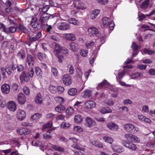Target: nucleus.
I'll return each mask as SVG.
<instances>
[{
  "mask_svg": "<svg viewBox=\"0 0 155 155\" xmlns=\"http://www.w3.org/2000/svg\"><path fill=\"white\" fill-rule=\"evenodd\" d=\"M52 46L55 48L54 53L56 54H58L61 52L64 54H68V50L65 47H61L59 45L55 42L52 43Z\"/></svg>",
  "mask_w": 155,
  "mask_h": 155,
  "instance_id": "1",
  "label": "nucleus"
},
{
  "mask_svg": "<svg viewBox=\"0 0 155 155\" xmlns=\"http://www.w3.org/2000/svg\"><path fill=\"white\" fill-rule=\"evenodd\" d=\"M124 128L125 131L128 132L136 133L138 131L139 129L133 124L130 123L125 124L124 126Z\"/></svg>",
  "mask_w": 155,
  "mask_h": 155,
  "instance_id": "2",
  "label": "nucleus"
},
{
  "mask_svg": "<svg viewBox=\"0 0 155 155\" xmlns=\"http://www.w3.org/2000/svg\"><path fill=\"white\" fill-rule=\"evenodd\" d=\"M124 137L128 141L134 143H139L140 141V139L138 137L131 134L126 133Z\"/></svg>",
  "mask_w": 155,
  "mask_h": 155,
  "instance_id": "3",
  "label": "nucleus"
},
{
  "mask_svg": "<svg viewBox=\"0 0 155 155\" xmlns=\"http://www.w3.org/2000/svg\"><path fill=\"white\" fill-rule=\"evenodd\" d=\"M69 139L72 141L74 143L72 145V147L77 150H79L82 151H84L85 149L81 147L80 144L77 143L78 140L74 137H70Z\"/></svg>",
  "mask_w": 155,
  "mask_h": 155,
  "instance_id": "4",
  "label": "nucleus"
},
{
  "mask_svg": "<svg viewBox=\"0 0 155 155\" xmlns=\"http://www.w3.org/2000/svg\"><path fill=\"white\" fill-rule=\"evenodd\" d=\"M88 32L89 35L91 37H99L100 34L98 29L94 27H91L88 29Z\"/></svg>",
  "mask_w": 155,
  "mask_h": 155,
  "instance_id": "5",
  "label": "nucleus"
},
{
  "mask_svg": "<svg viewBox=\"0 0 155 155\" xmlns=\"http://www.w3.org/2000/svg\"><path fill=\"white\" fill-rule=\"evenodd\" d=\"M37 18L36 17L32 18L31 21V24L32 28L35 29V30H41V25L37 21Z\"/></svg>",
  "mask_w": 155,
  "mask_h": 155,
  "instance_id": "6",
  "label": "nucleus"
},
{
  "mask_svg": "<svg viewBox=\"0 0 155 155\" xmlns=\"http://www.w3.org/2000/svg\"><path fill=\"white\" fill-rule=\"evenodd\" d=\"M122 143L124 147L133 150H135L137 148L135 144L131 143H129L126 140L123 141Z\"/></svg>",
  "mask_w": 155,
  "mask_h": 155,
  "instance_id": "7",
  "label": "nucleus"
},
{
  "mask_svg": "<svg viewBox=\"0 0 155 155\" xmlns=\"http://www.w3.org/2000/svg\"><path fill=\"white\" fill-rule=\"evenodd\" d=\"M41 35V33L40 30L37 34L34 33L30 36V41L31 42H34L37 41L40 38Z\"/></svg>",
  "mask_w": 155,
  "mask_h": 155,
  "instance_id": "8",
  "label": "nucleus"
},
{
  "mask_svg": "<svg viewBox=\"0 0 155 155\" xmlns=\"http://www.w3.org/2000/svg\"><path fill=\"white\" fill-rule=\"evenodd\" d=\"M17 68V65L13 61L12 62L11 66H8L5 69V71L8 75H10L12 71L15 70Z\"/></svg>",
  "mask_w": 155,
  "mask_h": 155,
  "instance_id": "9",
  "label": "nucleus"
},
{
  "mask_svg": "<svg viewBox=\"0 0 155 155\" xmlns=\"http://www.w3.org/2000/svg\"><path fill=\"white\" fill-rule=\"evenodd\" d=\"M16 116L18 119L20 120H22L25 118L26 114L24 110H19L17 111Z\"/></svg>",
  "mask_w": 155,
  "mask_h": 155,
  "instance_id": "10",
  "label": "nucleus"
},
{
  "mask_svg": "<svg viewBox=\"0 0 155 155\" xmlns=\"http://www.w3.org/2000/svg\"><path fill=\"white\" fill-rule=\"evenodd\" d=\"M57 27L59 29L61 30H66L70 28L69 25L65 22L59 23L58 24Z\"/></svg>",
  "mask_w": 155,
  "mask_h": 155,
  "instance_id": "11",
  "label": "nucleus"
},
{
  "mask_svg": "<svg viewBox=\"0 0 155 155\" xmlns=\"http://www.w3.org/2000/svg\"><path fill=\"white\" fill-rule=\"evenodd\" d=\"M64 84L66 85H69L71 83V78L68 74L64 75L62 78Z\"/></svg>",
  "mask_w": 155,
  "mask_h": 155,
  "instance_id": "12",
  "label": "nucleus"
},
{
  "mask_svg": "<svg viewBox=\"0 0 155 155\" xmlns=\"http://www.w3.org/2000/svg\"><path fill=\"white\" fill-rule=\"evenodd\" d=\"M49 17V14H43L41 16L39 21L42 25H44L47 22Z\"/></svg>",
  "mask_w": 155,
  "mask_h": 155,
  "instance_id": "13",
  "label": "nucleus"
},
{
  "mask_svg": "<svg viewBox=\"0 0 155 155\" xmlns=\"http://www.w3.org/2000/svg\"><path fill=\"white\" fill-rule=\"evenodd\" d=\"M17 100L19 104H23L26 101V98L23 93H20L18 95Z\"/></svg>",
  "mask_w": 155,
  "mask_h": 155,
  "instance_id": "14",
  "label": "nucleus"
},
{
  "mask_svg": "<svg viewBox=\"0 0 155 155\" xmlns=\"http://www.w3.org/2000/svg\"><path fill=\"white\" fill-rule=\"evenodd\" d=\"M10 90V87L9 84H5L2 85L1 90L4 94H8Z\"/></svg>",
  "mask_w": 155,
  "mask_h": 155,
  "instance_id": "15",
  "label": "nucleus"
},
{
  "mask_svg": "<svg viewBox=\"0 0 155 155\" xmlns=\"http://www.w3.org/2000/svg\"><path fill=\"white\" fill-rule=\"evenodd\" d=\"M17 133L21 135H25L29 134L30 132V130L25 127L19 128L17 129Z\"/></svg>",
  "mask_w": 155,
  "mask_h": 155,
  "instance_id": "16",
  "label": "nucleus"
},
{
  "mask_svg": "<svg viewBox=\"0 0 155 155\" xmlns=\"http://www.w3.org/2000/svg\"><path fill=\"white\" fill-rule=\"evenodd\" d=\"M8 108L12 111H15L17 109L15 103L13 101H9L8 103Z\"/></svg>",
  "mask_w": 155,
  "mask_h": 155,
  "instance_id": "17",
  "label": "nucleus"
},
{
  "mask_svg": "<svg viewBox=\"0 0 155 155\" xmlns=\"http://www.w3.org/2000/svg\"><path fill=\"white\" fill-rule=\"evenodd\" d=\"M84 106L87 108H92L95 107L96 103L93 101H89L85 102Z\"/></svg>",
  "mask_w": 155,
  "mask_h": 155,
  "instance_id": "18",
  "label": "nucleus"
},
{
  "mask_svg": "<svg viewBox=\"0 0 155 155\" xmlns=\"http://www.w3.org/2000/svg\"><path fill=\"white\" fill-rule=\"evenodd\" d=\"M20 79L21 82H27L29 80V78L28 74L23 72L20 75Z\"/></svg>",
  "mask_w": 155,
  "mask_h": 155,
  "instance_id": "19",
  "label": "nucleus"
},
{
  "mask_svg": "<svg viewBox=\"0 0 155 155\" xmlns=\"http://www.w3.org/2000/svg\"><path fill=\"white\" fill-rule=\"evenodd\" d=\"M86 124L88 127H90L95 124V121L90 117H87L85 119Z\"/></svg>",
  "mask_w": 155,
  "mask_h": 155,
  "instance_id": "20",
  "label": "nucleus"
},
{
  "mask_svg": "<svg viewBox=\"0 0 155 155\" xmlns=\"http://www.w3.org/2000/svg\"><path fill=\"white\" fill-rule=\"evenodd\" d=\"M35 102L38 104H42L43 99L41 94L40 93H38L35 96Z\"/></svg>",
  "mask_w": 155,
  "mask_h": 155,
  "instance_id": "21",
  "label": "nucleus"
},
{
  "mask_svg": "<svg viewBox=\"0 0 155 155\" xmlns=\"http://www.w3.org/2000/svg\"><path fill=\"white\" fill-rule=\"evenodd\" d=\"M17 29H18L19 31L25 34H28L29 32L28 29L25 27L23 25L21 24H20L19 25Z\"/></svg>",
  "mask_w": 155,
  "mask_h": 155,
  "instance_id": "22",
  "label": "nucleus"
},
{
  "mask_svg": "<svg viewBox=\"0 0 155 155\" xmlns=\"http://www.w3.org/2000/svg\"><path fill=\"white\" fill-rule=\"evenodd\" d=\"M17 56L20 59H23L26 56L25 51L23 49L19 50L17 54Z\"/></svg>",
  "mask_w": 155,
  "mask_h": 155,
  "instance_id": "23",
  "label": "nucleus"
},
{
  "mask_svg": "<svg viewBox=\"0 0 155 155\" xmlns=\"http://www.w3.org/2000/svg\"><path fill=\"white\" fill-rule=\"evenodd\" d=\"M107 127L112 130H117L119 128L118 126L115 123L111 122L108 123L107 124Z\"/></svg>",
  "mask_w": 155,
  "mask_h": 155,
  "instance_id": "24",
  "label": "nucleus"
},
{
  "mask_svg": "<svg viewBox=\"0 0 155 155\" xmlns=\"http://www.w3.org/2000/svg\"><path fill=\"white\" fill-rule=\"evenodd\" d=\"M27 60L28 65L30 66L33 65L34 61L32 56L30 54H28L27 57Z\"/></svg>",
  "mask_w": 155,
  "mask_h": 155,
  "instance_id": "25",
  "label": "nucleus"
},
{
  "mask_svg": "<svg viewBox=\"0 0 155 155\" xmlns=\"http://www.w3.org/2000/svg\"><path fill=\"white\" fill-rule=\"evenodd\" d=\"M92 95V92L89 90H85L81 93V96L85 98H88Z\"/></svg>",
  "mask_w": 155,
  "mask_h": 155,
  "instance_id": "26",
  "label": "nucleus"
},
{
  "mask_svg": "<svg viewBox=\"0 0 155 155\" xmlns=\"http://www.w3.org/2000/svg\"><path fill=\"white\" fill-rule=\"evenodd\" d=\"M100 12L99 9H95L93 10L91 14V18L94 19L99 15Z\"/></svg>",
  "mask_w": 155,
  "mask_h": 155,
  "instance_id": "27",
  "label": "nucleus"
},
{
  "mask_svg": "<svg viewBox=\"0 0 155 155\" xmlns=\"http://www.w3.org/2000/svg\"><path fill=\"white\" fill-rule=\"evenodd\" d=\"M65 106L62 105H59L55 108V110L59 113H61L64 111L65 110Z\"/></svg>",
  "mask_w": 155,
  "mask_h": 155,
  "instance_id": "28",
  "label": "nucleus"
},
{
  "mask_svg": "<svg viewBox=\"0 0 155 155\" xmlns=\"http://www.w3.org/2000/svg\"><path fill=\"white\" fill-rule=\"evenodd\" d=\"M69 47L71 49L74 51H76L78 49V44L74 42H71L69 45Z\"/></svg>",
  "mask_w": 155,
  "mask_h": 155,
  "instance_id": "29",
  "label": "nucleus"
},
{
  "mask_svg": "<svg viewBox=\"0 0 155 155\" xmlns=\"http://www.w3.org/2000/svg\"><path fill=\"white\" fill-rule=\"evenodd\" d=\"M74 7L77 9L81 10H84L86 8L85 5L81 2H79L77 5H75Z\"/></svg>",
  "mask_w": 155,
  "mask_h": 155,
  "instance_id": "30",
  "label": "nucleus"
},
{
  "mask_svg": "<svg viewBox=\"0 0 155 155\" xmlns=\"http://www.w3.org/2000/svg\"><path fill=\"white\" fill-rule=\"evenodd\" d=\"M111 111V109L109 107H103L100 110V112L103 114L110 113Z\"/></svg>",
  "mask_w": 155,
  "mask_h": 155,
  "instance_id": "31",
  "label": "nucleus"
},
{
  "mask_svg": "<svg viewBox=\"0 0 155 155\" xmlns=\"http://www.w3.org/2000/svg\"><path fill=\"white\" fill-rule=\"evenodd\" d=\"M143 75L142 73L137 72L134 73L131 75V79H135L139 78Z\"/></svg>",
  "mask_w": 155,
  "mask_h": 155,
  "instance_id": "32",
  "label": "nucleus"
},
{
  "mask_svg": "<svg viewBox=\"0 0 155 155\" xmlns=\"http://www.w3.org/2000/svg\"><path fill=\"white\" fill-rule=\"evenodd\" d=\"M66 36L67 39L70 41H74L76 39L75 36L72 34H66Z\"/></svg>",
  "mask_w": 155,
  "mask_h": 155,
  "instance_id": "33",
  "label": "nucleus"
},
{
  "mask_svg": "<svg viewBox=\"0 0 155 155\" xmlns=\"http://www.w3.org/2000/svg\"><path fill=\"white\" fill-rule=\"evenodd\" d=\"M77 92V90L75 88H71L69 89L68 91V94L71 96H74L75 95Z\"/></svg>",
  "mask_w": 155,
  "mask_h": 155,
  "instance_id": "34",
  "label": "nucleus"
},
{
  "mask_svg": "<svg viewBox=\"0 0 155 155\" xmlns=\"http://www.w3.org/2000/svg\"><path fill=\"white\" fill-rule=\"evenodd\" d=\"M109 85L110 83H108L106 80H104L101 83L98 84V87H97V88L98 89L99 87H102L103 86H105L107 87Z\"/></svg>",
  "mask_w": 155,
  "mask_h": 155,
  "instance_id": "35",
  "label": "nucleus"
},
{
  "mask_svg": "<svg viewBox=\"0 0 155 155\" xmlns=\"http://www.w3.org/2000/svg\"><path fill=\"white\" fill-rule=\"evenodd\" d=\"M41 117V114L39 113H37L32 116L31 117V119L32 121L38 119Z\"/></svg>",
  "mask_w": 155,
  "mask_h": 155,
  "instance_id": "36",
  "label": "nucleus"
},
{
  "mask_svg": "<svg viewBox=\"0 0 155 155\" xmlns=\"http://www.w3.org/2000/svg\"><path fill=\"white\" fill-rule=\"evenodd\" d=\"M74 119L76 122L77 123H80L82 120L83 118L80 115L77 114L75 116Z\"/></svg>",
  "mask_w": 155,
  "mask_h": 155,
  "instance_id": "37",
  "label": "nucleus"
},
{
  "mask_svg": "<svg viewBox=\"0 0 155 155\" xmlns=\"http://www.w3.org/2000/svg\"><path fill=\"white\" fill-rule=\"evenodd\" d=\"M60 18L62 20L68 21L69 19V16L67 15L65 12L61 13L60 15Z\"/></svg>",
  "mask_w": 155,
  "mask_h": 155,
  "instance_id": "38",
  "label": "nucleus"
},
{
  "mask_svg": "<svg viewBox=\"0 0 155 155\" xmlns=\"http://www.w3.org/2000/svg\"><path fill=\"white\" fill-rule=\"evenodd\" d=\"M110 21V19L107 17H104L102 19L103 24L104 27H106V25Z\"/></svg>",
  "mask_w": 155,
  "mask_h": 155,
  "instance_id": "39",
  "label": "nucleus"
},
{
  "mask_svg": "<svg viewBox=\"0 0 155 155\" xmlns=\"http://www.w3.org/2000/svg\"><path fill=\"white\" fill-rule=\"evenodd\" d=\"M37 56L41 61L44 60L46 58L45 54L41 52L38 53L37 54Z\"/></svg>",
  "mask_w": 155,
  "mask_h": 155,
  "instance_id": "40",
  "label": "nucleus"
},
{
  "mask_svg": "<svg viewBox=\"0 0 155 155\" xmlns=\"http://www.w3.org/2000/svg\"><path fill=\"white\" fill-rule=\"evenodd\" d=\"M53 28V26L51 25H48L46 24L45 25V29L47 31V32L48 33H50L51 31L52 30Z\"/></svg>",
  "mask_w": 155,
  "mask_h": 155,
  "instance_id": "41",
  "label": "nucleus"
},
{
  "mask_svg": "<svg viewBox=\"0 0 155 155\" xmlns=\"http://www.w3.org/2000/svg\"><path fill=\"white\" fill-rule=\"evenodd\" d=\"M112 147L113 150L114 152H117L119 153H120L124 151V149L122 148L119 149L116 146H114V147L113 146Z\"/></svg>",
  "mask_w": 155,
  "mask_h": 155,
  "instance_id": "42",
  "label": "nucleus"
},
{
  "mask_svg": "<svg viewBox=\"0 0 155 155\" xmlns=\"http://www.w3.org/2000/svg\"><path fill=\"white\" fill-rule=\"evenodd\" d=\"M35 73L38 76L41 77L42 74L41 69L39 67H36L35 69Z\"/></svg>",
  "mask_w": 155,
  "mask_h": 155,
  "instance_id": "43",
  "label": "nucleus"
},
{
  "mask_svg": "<svg viewBox=\"0 0 155 155\" xmlns=\"http://www.w3.org/2000/svg\"><path fill=\"white\" fill-rule=\"evenodd\" d=\"M68 21L70 23L75 25H77L78 24V20L75 18H71L69 19Z\"/></svg>",
  "mask_w": 155,
  "mask_h": 155,
  "instance_id": "44",
  "label": "nucleus"
},
{
  "mask_svg": "<svg viewBox=\"0 0 155 155\" xmlns=\"http://www.w3.org/2000/svg\"><path fill=\"white\" fill-rule=\"evenodd\" d=\"M143 51L145 54H147L149 55L153 54L155 53V51H154L151 50L147 48H144Z\"/></svg>",
  "mask_w": 155,
  "mask_h": 155,
  "instance_id": "45",
  "label": "nucleus"
},
{
  "mask_svg": "<svg viewBox=\"0 0 155 155\" xmlns=\"http://www.w3.org/2000/svg\"><path fill=\"white\" fill-rule=\"evenodd\" d=\"M76 77L79 79L82 78V73L80 69L77 68L76 69Z\"/></svg>",
  "mask_w": 155,
  "mask_h": 155,
  "instance_id": "46",
  "label": "nucleus"
},
{
  "mask_svg": "<svg viewBox=\"0 0 155 155\" xmlns=\"http://www.w3.org/2000/svg\"><path fill=\"white\" fill-rule=\"evenodd\" d=\"M103 139L106 142H107L110 144H111L114 141V140L113 139L108 136L104 137H103Z\"/></svg>",
  "mask_w": 155,
  "mask_h": 155,
  "instance_id": "47",
  "label": "nucleus"
},
{
  "mask_svg": "<svg viewBox=\"0 0 155 155\" xmlns=\"http://www.w3.org/2000/svg\"><path fill=\"white\" fill-rule=\"evenodd\" d=\"M131 47L134 51H137L140 48V47L137 45L135 42H133Z\"/></svg>",
  "mask_w": 155,
  "mask_h": 155,
  "instance_id": "48",
  "label": "nucleus"
},
{
  "mask_svg": "<svg viewBox=\"0 0 155 155\" xmlns=\"http://www.w3.org/2000/svg\"><path fill=\"white\" fill-rule=\"evenodd\" d=\"M54 99L57 102L60 104L63 103L64 101V99L60 97H56L54 98Z\"/></svg>",
  "mask_w": 155,
  "mask_h": 155,
  "instance_id": "49",
  "label": "nucleus"
},
{
  "mask_svg": "<svg viewBox=\"0 0 155 155\" xmlns=\"http://www.w3.org/2000/svg\"><path fill=\"white\" fill-rule=\"evenodd\" d=\"M67 67L69 69V72L70 74H73L74 73V70L73 66L70 64L67 66Z\"/></svg>",
  "mask_w": 155,
  "mask_h": 155,
  "instance_id": "50",
  "label": "nucleus"
},
{
  "mask_svg": "<svg viewBox=\"0 0 155 155\" xmlns=\"http://www.w3.org/2000/svg\"><path fill=\"white\" fill-rule=\"evenodd\" d=\"M49 8V7L48 5H46L42 8H41L39 9V10L41 12H42L44 13L46 12Z\"/></svg>",
  "mask_w": 155,
  "mask_h": 155,
  "instance_id": "51",
  "label": "nucleus"
},
{
  "mask_svg": "<svg viewBox=\"0 0 155 155\" xmlns=\"http://www.w3.org/2000/svg\"><path fill=\"white\" fill-rule=\"evenodd\" d=\"M52 147L56 150L59 151L63 152L64 150V148L62 147H59L55 145H52Z\"/></svg>",
  "mask_w": 155,
  "mask_h": 155,
  "instance_id": "52",
  "label": "nucleus"
},
{
  "mask_svg": "<svg viewBox=\"0 0 155 155\" xmlns=\"http://www.w3.org/2000/svg\"><path fill=\"white\" fill-rule=\"evenodd\" d=\"M57 89V87L53 85H51L49 88L50 91L53 93H55L56 92Z\"/></svg>",
  "mask_w": 155,
  "mask_h": 155,
  "instance_id": "53",
  "label": "nucleus"
},
{
  "mask_svg": "<svg viewBox=\"0 0 155 155\" xmlns=\"http://www.w3.org/2000/svg\"><path fill=\"white\" fill-rule=\"evenodd\" d=\"M73 130L74 131L80 133L82 131V128L80 126H75L74 127Z\"/></svg>",
  "mask_w": 155,
  "mask_h": 155,
  "instance_id": "54",
  "label": "nucleus"
},
{
  "mask_svg": "<svg viewBox=\"0 0 155 155\" xmlns=\"http://www.w3.org/2000/svg\"><path fill=\"white\" fill-rule=\"evenodd\" d=\"M94 44V42L92 41H90L87 42L86 44V46L89 49Z\"/></svg>",
  "mask_w": 155,
  "mask_h": 155,
  "instance_id": "55",
  "label": "nucleus"
},
{
  "mask_svg": "<svg viewBox=\"0 0 155 155\" xmlns=\"http://www.w3.org/2000/svg\"><path fill=\"white\" fill-rule=\"evenodd\" d=\"M91 143L93 145L99 147H103L101 143H99L95 141H92Z\"/></svg>",
  "mask_w": 155,
  "mask_h": 155,
  "instance_id": "56",
  "label": "nucleus"
},
{
  "mask_svg": "<svg viewBox=\"0 0 155 155\" xmlns=\"http://www.w3.org/2000/svg\"><path fill=\"white\" fill-rule=\"evenodd\" d=\"M33 145L35 146L41 147H44V146L41 142L38 141H37L35 142H33L32 143Z\"/></svg>",
  "mask_w": 155,
  "mask_h": 155,
  "instance_id": "57",
  "label": "nucleus"
},
{
  "mask_svg": "<svg viewBox=\"0 0 155 155\" xmlns=\"http://www.w3.org/2000/svg\"><path fill=\"white\" fill-rule=\"evenodd\" d=\"M34 69L32 67H30L29 69L28 72V75L30 77H32L34 74Z\"/></svg>",
  "mask_w": 155,
  "mask_h": 155,
  "instance_id": "58",
  "label": "nucleus"
},
{
  "mask_svg": "<svg viewBox=\"0 0 155 155\" xmlns=\"http://www.w3.org/2000/svg\"><path fill=\"white\" fill-rule=\"evenodd\" d=\"M17 28H16L15 27L13 26L10 27L8 28V34L10 33H14L15 32Z\"/></svg>",
  "mask_w": 155,
  "mask_h": 155,
  "instance_id": "59",
  "label": "nucleus"
},
{
  "mask_svg": "<svg viewBox=\"0 0 155 155\" xmlns=\"http://www.w3.org/2000/svg\"><path fill=\"white\" fill-rule=\"evenodd\" d=\"M88 51L85 50H81L80 54L83 57H86L87 55Z\"/></svg>",
  "mask_w": 155,
  "mask_h": 155,
  "instance_id": "60",
  "label": "nucleus"
},
{
  "mask_svg": "<svg viewBox=\"0 0 155 155\" xmlns=\"http://www.w3.org/2000/svg\"><path fill=\"white\" fill-rule=\"evenodd\" d=\"M66 112L68 115L72 114L74 112L73 108L72 107H69L67 109Z\"/></svg>",
  "mask_w": 155,
  "mask_h": 155,
  "instance_id": "61",
  "label": "nucleus"
},
{
  "mask_svg": "<svg viewBox=\"0 0 155 155\" xmlns=\"http://www.w3.org/2000/svg\"><path fill=\"white\" fill-rule=\"evenodd\" d=\"M51 72L53 75L54 76H57L58 75V71L56 68L54 67L52 68Z\"/></svg>",
  "mask_w": 155,
  "mask_h": 155,
  "instance_id": "62",
  "label": "nucleus"
},
{
  "mask_svg": "<svg viewBox=\"0 0 155 155\" xmlns=\"http://www.w3.org/2000/svg\"><path fill=\"white\" fill-rule=\"evenodd\" d=\"M70 126V124L68 123L65 122H62L61 124V127L64 128H67Z\"/></svg>",
  "mask_w": 155,
  "mask_h": 155,
  "instance_id": "63",
  "label": "nucleus"
},
{
  "mask_svg": "<svg viewBox=\"0 0 155 155\" xmlns=\"http://www.w3.org/2000/svg\"><path fill=\"white\" fill-rule=\"evenodd\" d=\"M107 24V25H106V27L109 26L111 30H113L114 26V22L112 21H111Z\"/></svg>",
  "mask_w": 155,
  "mask_h": 155,
  "instance_id": "64",
  "label": "nucleus"
}]
</instances>
